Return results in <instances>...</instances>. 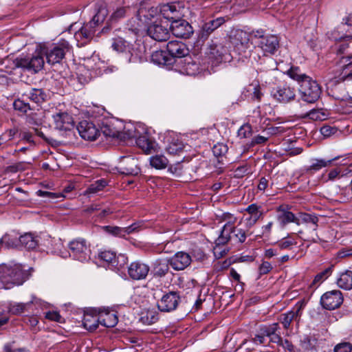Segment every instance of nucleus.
I'll list each match as a JSON object with an SVG mask.
<instances>
[{
    "mask_svg": "<svg viewBox=\"0 0 352 352\" xmlns=\"http://www.w3.org/2000/svg\"><path fill=\"white\" fill-rule=\"evenodd\" d=\"M27 278V272L21 265H0V289H10L14 285H22Z\"/></svg>",
    "mask_w": 352,
    "mask_h": 352,
    "instance_id": "1",
    "label": "nucleus"
},
{
    "mask_svg": "<svg viewBox=\"0 0 352 352\" xmlns=\"http://www.w3.org/2000/svg\"><path fill=\"white\" fill-rule=\"evenodd\" d=\"M319 217L314 213H299V226L303 228L297 232L298 238L309 243H318L320 241L318 235Z\"/></svg>",
    "mask_w": 352,
    "mask_h": 352,
    "instance_id": "2",
    "label": "nucleus"
},
{
    "mask_svg": "<svg viewBox=\"0 0 352 352\" xmlns=\"http://www.w3.org/2000/svg\"><path fill=\"white\" fill-rule=\"evenodd\" d=\"M217 219L220 221H226V224L222 227L218 238L215 241L216 248L214 254H217V248L220 245L227 244L231 239L232 230H234V225L236 223L237 218L230 212H222L216 214Z\"/></svg>",
    "mask_w": 352,
    "mask_h": 352,
    "instance_id": "3",
    "label": "nucleus"
},
{
    "mask_svg": "<svg viewBox=\"0 0 352 352\" xmlns=\"http://www.w3.org/2000/svg\"><path fill=\"white\" fill-rule=\"evenodd\" d=\"M44 63L43 57L39 54H33L32 56H19L13 60L14 68H20L31 74H36L41 71Z\"/></svg>",
    "mask_w": 352,
    "mask_h": 352,
    "instance_id": "4",
    "label": "nucleus"
},
{
    "mask_svg": "<svg viewBox=\"0 0 352 352\" xmlns=\"http://www.w3.org/2000/svg\"><path fill=\"white\" fill-rule=\"evenodd\" d=\"M322 89L317 81L311 77L303 80L299 86V94L302 101L307 103H314L320 97Z\"/></svg>",
    "mask_w": 352,
    "mask_h": 352,
    "instance_id": "5",
    "label": "nucleus"
},
{
    "mask_svg": "<svg viewBox=\"0 0 352 352\" xmlns=\"http://www.w3.org/2000/svg\"><path fill=\"white\" fill-rule=\"evenodd\" d=\"M166 19L171 22L170 30L176 37L188 38L193 32V28L191 25L185 19H179V16H170L167 14Z\"/></svg>",
    "mask_w": 352,
    "mask_h": 352,
    "instance_id": "6",
    "label": "nucleus"
},
{
    "mask_svg": "<svg viewBox=\"0 0 352 352\" xmlns=\"http://www.w3.org/2000/svg\"><path fill=\"white\" fill-rule=\"evenodd\" d=\"M69 49V43L64 41L59 44H52L50 47H43L42 50L46 56L47 62L50 65H55L61 62Z\"/></svg>",
    "mask_w": 352,
    "mask_h": 352,
    "instance_id": "7",
    "label": "nucleus"
},
{
    "mask_svg": "<svg viewBox=\"0 0 352 352\" xmlns=\"http://www.w3.org/2000/svg\"><path fill=\"white\" fill-rule=\"evenodd\" d=\"M147 34L157 41H165L170 36V27L167 21L155 20L147 28Z\"/></svg>",
    "mask_w": 352,
    "mask_h": 352,
    "instance_id": "8",
    "label": "nucleus"
},
{
    "mask_svg": "<svg viewBox=\"0 0 352 352\" xmlns=\"http://www.w3.org/2000/svg\"><path fill=\"white\" fill-rule=\"evenodd\" d=\"M69 255L74 259L85 262L90 258L91 250L85 240L79 239L69 243Z\"/></svg>",
    "mask_w": 352,
    "mask_h": 352,
    "instance_id": "9",
    "label": "nucleus"
},
{
    "mask_svg": "<svg viewBox=\"0 0 352 352\" xmlns=\"http://www.w3.org/2000/svg\"><path fill=\"white\" fill-rule=\"evenodd\" d=\"M166 51L170 58H173V65L177 62L183 63V60L189 55L187 45L182 41H171L166 45Z\"/></svg>",
    "mask_w": 352,
    "mask_h": 352,
    "instance_id": "10",
    "label": "nucleus"
},
{
    "mask_svg": "<svg viewBox=\"0 0 352 352\" xmlns=\"http://www.w3.org/2000/svg\"><path fill=\"white\" fill-rule=\"evenodd\" d=\"M180 300L181 298L179 292H169L164 294L162 298L157 300V307L162 312H170L177 308Z\"/></svg>",
    "mask_w": 352,
    "mask_h": 352,
    "instance_id": "11",
    "label": "nucleus"
},
{
    "mask_svg": "<svg viewBox=\"0 0 352 352\" xmlns=\"http://www.w3.org/2000/svg\"><path fill=\"white\" fill-rule=\"evenodd\" d=\"M55 128L60 131H65L69 135L74 129V122L72 116L67 112H58L53 115Z\"/></svg>",
    "mask_w": 352,
    "mask_h": 352,
    "instance_id": "12",
    "label": "nucleus"
},
{
    "mask_svg": "<svg viewBox=\"0 0 352 352\" xmlns=\"http://www.w3.org/2000/svg\"><path fill=\"white\" fill-rule=\"evenodd\" d=\"M343 302L342 294L340 290H332L324 293L321 298L322 306L329 310L339 307Z\"/></svg>",
    "mask_w": 352,
    "mask_h": 352,
    "instance_id": "13",
    "label": "nucleus"
},
{
    "mask_svg": "<svg viewBox=\"0 0 352 352\" xmlns=\"http://www.w3.org/2000/svg\"><path fill=\"white\" fill-rule=\"evenodd\" d=\"M271 94L278 102L288 103L295 99L296 90L294 87L284 85L274 87L271 91Z\"/></svg>",
    "mask_w": 352,
    "mask_h": 352,
    "instance_id": "14",
    "label": "nucleus"
},
{
    "mask_svg": "<svg viewBox=\"0 0 352 352\" xmlns=\"http://www.w3.org/2000/svg\"><path fill=\"white\" fill-rule=\"evenodd\" d=\"M76 129L80 137L85 140H96L100 135V131L96 125L88 120L80 121Z\"/></svg>",
    "mask_w": 352,
    "mask_h": 352,
    "instance_id": "15",
    "label": "nucleus"
},
{
    "mask_svg": "<svg viewBox=\"0 0 352 352\" xmlns=\"http://www.w3.org/2000/svg\"><path fill=\"white\" fill-rule=\"evenodd\" d=\"M149 271V266L140 261L132 262L128 267V274L131 279L135 280L145 279Z\"/></svg>",
    "mask_w": 352,
    "mask_h": 352,
    "instance_id": "16",
    "label": "nucleus"
},
{
    "mask_svg": "<svg viewBox=\"0 0 352 352\" xmlns=\"http://www.w3.org/2000/svg\"><path fill=\"white\" fill-rule=\"evenodd\" d=\"M207 54L210 59L214 60L217 63L226 62L230 59L228 48L221 43L210 45Z\"/></svg>",
    "mask_w": 352,
    "mask_h": 352,
    "instance_id": "17",
    "label": "nucleus"
},
{
    "mask_svg": "<svg viewBox=\"0 0 352 352\" xmlns=\"http://www.w3.org/2000/svg\"><path fill=\"white\" fill-rule=\"evenodd\" d=\"M338 65L342 69L340 75L336 78V82H343L352 79V54L342 56L338 61Z\"/></svg>",
    "mask_w": 352,
    "mask_h": 352,
    "instance_id": "18",
    "label": "nucleus"
},
{
    "mask_svg": "<svg viewBox=\"0 0 352 352\" xmlns=\"http://www.w3.org/2000/svg\"><path fill=\"white\" fill-rule=\"evenodd\" d=\"M191 262L190 255L185 252H178L169 258L170 266L175 271L185 270Z\"/></svg>",
    "mask_w": 352,
    "mask_h": 352,
    "instance_id": "19",
    "label": "nucleus"
},
{
    "mask_svg": "<svg viewBox=\"0 0 352 352\" xmlns=\"http://www.w3.org/2000/svg\"><path fill=\"white\" fill-rule=\"evenodd\" d=\"M225 23L223 17H218L215 19L206 22L201 27L199 34V38L203 41L206 40L210 34Z\"/></svg>",
    "mask_w": 352,
    "mask_h": 352,
    "instance_id": "20",
    "label": "nucleus"
},
{
    "mask_svg": "<svg viewBox=\"0 0 352 352\" xmlns=\"http://www.w3.org/2000/svg\"><path fill=\"white\" fill-rule=\"evenodd\" d=\"M96 31V28L91 25V23L85 24L75 34V38L78 42H81V45H85L89 43L94 37Z\"/></svg>",
    "mask_w": 352,
    "mask_h": 352,
    "instance_id": "21",
    "label": "nucleus"
},
{
    "mask_svg": "<svg viewBox=\"0 0 352 352\" xmlns=\"http://www.w3.org/2000/svg\"><path fill=\"white\" fill-rule=\"evenodd\" d=\"M250 35L248 32L238 30L232 37V43L239 53L245 52L249 47Z\"/></svg>",
    "mask_w": 352,
    "mask_h": 352,
    "instance_id": "22",
    "label": "nucleus"
},
{
    "mask_svg": "<svg viewBox=\"0 0 352 352\" xmlns=\"http://www.w3.org/2000/svg\"><path fill=\"white\" fill-rule=\"evenodd\" d=\"M257 45L265 53L274 54L279 46V41L276 36L268 35L259 40Z\"/></svg>",
    "mask_w": 352,
    "mask_h": 352,
    "instance_id": "23",
    "label": "nucleus"
},
{
    "mask_svg": "<svg viewBox=\"0 0 352 352\" xmlns=\"http://www.w3.org/2000/svg\"><path fill=\"white\" fill-rule=\"evenodd\" d=\"M100 324V317L96 310L85 312L82 319V326L90 332L97 329Z\"/></svg>",
    "mask_w": 352,
    "mask_h": 352,
    "instance_id": "24",
    "label": "nucleus"
},
{
    "mask_svg": "<svg viewBox=\"0 0 352 352\" xmlns=\"http://www.w3.org/2000/svg\"><path fill=\"white\" fill-rule=\"evenodd\" d=\"M144 47L130 45L129 50H127L124 59L128 63H138L142 62L144 57Z\"/></svg>",
    "mask_w": 352,
    "mask_h": 352,
    "instance_id": "25",
    "label": "nucleus"
},
{
    "mask_svg": "<svg viewBox=\"0 0 352 352\" xmlns=\"http://www.w3.org/2000/svg\"><path fill=\"white\" fill-rule=\"evenodd\" d=\"M115 121L113 120L106 119L102 121L100 130L106 137L109 138H121V131L115 126Z\"/></svg>",
    "mask_w": 352,
    "mask_h": 352,
    "instance_id": "26",
    "label": "nucleus"
},
{
    "mask_svg": "<svg viewBox=\"0 0 352 352\" xmlns=\"http://www.w3.org/2000/svg\"><path fill=\"white\" fill-rule=\"evenodd\" d=\"M129 138H135L137 145L145 153H149L155 150V142L146 135L137 137L135 134L131 133L129 135Z\"/></svg>",
    "mask_w": 352,
    "mask_h": 352,
    "instance_id": "27",
    "label": "nucleus"
},
{
    "mask_svg": "<svg viewBox=\"0 0 352 352\" xmlns=\"http://www.w3.org/2000/svg\"><path fill=\"white\" fill-rule=\"evenodd\" d=\"M34 303L32 300L27 302H10L8 306V311L13 315H21L33 310Z\"/></svg>",
    "mask_w": 352,
    "mask_h": 352,
    "instance_id": "28",
    "label": "nucleus"
},
{
    "mask_svg": "<svg viewBox=\"0 0 352 352\" xmlns=\"http://www.w3.org/2000/svg\"><path fill=\"white\" fill-rule=\"evenodd\" d=\"M169 259H157L152 265V273L155 278H162L169 272Z\"/></svg>",
    "mask_w": 352,
    "mask_h": 352,
    "instance_id": "29",
    "label": "nucleus"
},
{
    "mask_svg": "<svg viewBox=\"0 0 352 352\" xmlns=\"http://www.w3.org/2000/svg\"><path fill=\"white\" fill-rule=\"evenodd\" d=\"M22 97L29 99L36 104H41L46 101L47 94L43 89L32 88L28 91L25 92Z\"/></svg>",
    "mask_w": 352,
    "mask_h": 352,
    "instance_id": "30",
    "label": "nucleus"
},
{
    "mask_svg": "<svg viewBox=\"0 0 352 352\" xmlns=\"http://www.w3.org/2000/svg\"><path fill=\"white\" fill-rule=\"evenodd\" d=\"M99 258L109 264H111L113 266H115V263L116 260H118V263L120 261L121 263L120 264V267H122V265H124L127 261V257L124 255L120 254L116 257V253L110 250H104L101 252L99 254Z\"/></svg>",
    "mask_w": 352,
    "mask_h": 352,
    "instance_id": "31",
    "label": "nucleus"
},
{
    "mask_svg": "<svg viewBox=\"0 0 352 352\" xmlns=\"http://www.w3.org/2000/svg\"><path fill=\"white\" fill-rule=\"evenodd\" d=\"M98 314L100 317V324L104 327H113L118 322V316L113 311L104 310L99 311Z\"/></svg>",
    "mask_w": 352,
    "mask_h": 352,
    "instance_id": "32",
    "label": "nucleus"
},
{
    "mask_svg": "<svg viewBox=\"0 0 352 352\" xmlns=\"http://www.w3.org/2000/svg\"><path fill=\"white\" fill-rule=\"evenodd\" d=\"M96 12L89 21L96 28L102 24L108 15V10L104 3H99L96 5Z\"/></svg>",
    "mask_w": 352,
    "mask_h": 352,
    "instance_id": "33",
    "label": "nucleus"
},
{
    "mask_svg": "<svg viewBox=\"0 0 352 352\" xmlns=\"http://www.w3.org/2000/svg\"><path fill=\"white\" fill-rule=\"evenodd\" d=\"M301 315V307H298L295 310H292L287 313L282 314L279 316V321L283 324L285 329H288L290 327L293 320H297Z\"/></svg>",
    "mask_w": 352,
    "mask_h": 352,
    "instance_id": "34",
    "label": "nucleus"
},
{
    "mask_svg": "<svg viewBox=\"0 0 352 352\" xmlns=\"http://www.w3.org/2000/svg\"><path fill=\"white\" fill-rule=\"evenodd\" d=\"M167 51L159 50L152 53L151 61L157 65H173V58L167 54Z\"/></svg>",
    "mask_w": 352,
    "mask_h": 352,
    "instance_id": "35",
    "label": "nucleus"
},
{
    "mask_svg": "<svg viewBox=\"0 0 352 352\" xmlns=\"http://www.w3.org/2000/svg\"><path fill=\"white\" fill-rule=\"evenodd\" d=\"M183 72L189 76H195L201 71L199 64L193 60L190 56H188L183 60Z\"/></svg>",
    "mask_w": 352,
    "mask_h": 352,
    "instance_id": "36",
    "label": "nucleus"
},
{
    "mask_svg": "<svg viewBox=\"0 0 352 352\" xmlns=\"http://www.w3.org/2000/svg\"><path fill=\"white\" fill-rule=\"evenodd\" d=\"M278 211L280 213L278 215V220L282 226H285L289 223H295L299 226V216L296 217L292 212L280 208Z\"/></svg>",
    "mask_w": 352,
    "mask_h": 352,
    "instance_id": "37",
    "label": "nucleus"
},
{
    "mask_svg": "<svg viewBox=\"0 0 352 352\" xmlns=\"http://www.w3.org/2000/svg\"><path fill=\"white\" fill-rule=\"evenodd\" d=\"M331 160H325L324 159H312L311 164L305 167V172L307 174L312 175L320 170L322 168L327 167L331 163Z\"/></svg>",
    "mask_w": 352,
    "mask_h": 352,
    "instance_id": "38",
    "label": "nucleus"
},
{
    "mask_svg": "<svg viewBox=\"0 0 352 352\" xmlns=\"http://www.w3.org/2000/svg\"><path fill=\"white\" fill-rule=\"evenodd\" d=\"M338 286L345 290L352 289V271L346 270L341 273L337 279Z\"/></svg>",
    "mask_w": 352,
    "mask_h": 352,
    "instance_id": "39",
    "label": "nucleus"
},
{
    "mask_svg": "<svg viewBox=\"0 0 352 352\" xmlns=\"http://www.w3.org/2000/svg\"><path fill=\"white\" fill-rule=\"evenodd\" d=\"M19 243L28 250H33L38 245V238L32 233H25L19 236Z\"/></svg>",
    "mask_w": 352,
    "mask_h": 352,
    "instance_id": "40",
    "label": "nucleus"
},
{
    "mask_svg": "<svg viewBox=\"0 0 352 352\" xmlns=\"http://www.w3.org/2000/svg\"><path fill=\"white\" fill-rule=\"evenodd\" d=\"M251 234H252V232H250V230H244L242 228H237L234 225V230H232V234H231L232 238L230 241L234 240V241L235 243L242 244L245 241L247 237L248 236H250Z\"/></svg>",
    "mask_w": 352,
    "mask_h": 352,
    "instance_id": "41",
    "label": "nucleus"
},
{
    "mask_svg": "<svg viewBox=\"0 0 352 352\" xmlns=\"http://www.w3.org/2000/svg\"><path fill=\"white\" fill-rule=\"evenodd\" d=\"M310 103H307L304 101H300L298 100L295 104L292 106V110L294 113V115L300 118L305 119L307 118V115L309 111L308 108V105Z\"/></svg>",
    "mask_w": 352,
    "mask_h": 352,
    "instance_id": "42",
    "label": "nucleus"
},
{
    "mask_svg": "<svg viewBox=\"0 0 352 352\" xmlns=\"http://www.w3.org/2000/svg\"><path fill=\"white\" fill-rule=\"evenodd\" d=\"M130 44L122 38L118 37L113 40L111 47L113 50L122 53L123 58L125 56L127 50L130 49Z\"/></svg>",
    "mask_w": 352,
    "mask_h": 352,
    "instance_id": "43",
    "label": "nucleus"
},
{
    "mask_svg": "<svg viewBox=\"0 0 352 352\" xmlns=\"http://www.w3.org/2000/svg\"><path fill=\"white\" fill-rule=\"evenodd\" d=\"M1 242L3 248H14L19 243V237H17L16 234L6 233L1 238Z\"/></svg>",
    "mask_w": 352,
    "mask_h": 352,
    "instance_id": "44",
    "label": "nucleus"
},
{
    "mask_svg": "<svg viewBox=\"0 0 352 352\" xmlns=\"http://www.w3.org/2000/svg\"><path fill=\"white\" fill-rule=\"evenodd\" d=\"M288 76L293 80L298 82L299 86L303 80L309 79L310 77L302 73L298 67H292L287 71Z\"/></svg>",
    "mask_w": 352,
    "mask_h": 352,
    "instance_id": "45",
    "label": "nucleus"
},
{
    "mask_svg": "<svg viewBox=\"0 0 352 352\" xmlns=\"http://www.w3.org/2000/svg\"><path fill=\"white\" fill-rule=\"evenodd\" d=\"M327 118H328L327 111L322 109H309V111L307 115V118H309V119L314 120V121L324 120L327 119Z\"/></svg>",
    "mask_w": 352,
    "mask_h": 352,
    "instance_id": "46",
    "label": "nucleus"
},
{
    "mask_svg": "<svg viewBox=\"0 0 352 352\" xmlns=\"http://www.w3.org/2000/svg\"><path fill=\"white\" fill-rule=\"evenodd\" d=\"M129 162V166H124L122 168L120 173L126 175H137L139 174L140 169L136 165V161L133 158L124 157Z\"/></svg>",
    "mask_w": 352,
    "mask_h": 352,
    "instance_id": "47",
    "label": "nucleus"
},
{
    "mask_svg": "<svg viewBox=\"0 0 352 352\" xmlns=\"http://www.w3.org/2000/svg\"><path fill=\"white\" fill-rule=\"evenodd\" d=\"M168 164V159L161 155H156L150 158V164L156 169H164L166 168Z\"/></svg>",
    "mask_w": 352,
    "mask_h": 352,
    "instance_id": "48",
    "label": "nucleus"
},
{
    "mask_svg": "<svg viewBox=\"0 0 352 352\" xmlns=\"http://www.w3.org/2000/svg\"><path fill=\"white\" fill-rule=\"evenodd\" d=\"M184 148V144L178 140H173L166 147V151L170 155H175L182 153Z\"/></svg>",
    "mask_w": 352,
    "mask_h": 352,
    "instance_id": "49",
    "label": "nucleus"
},
{
    "mask_svg": "<svg viewBox=\"0 0 352 352\" xmlns=\"http://www.w3.org/2000/svg\"><path fill=\"white\" fill-rule=\"evenodd\" d=\"M296 243L297 242L295 239H292L290 236H287L276 242V245L279 250H292Z\"/></svg>",
    "mask_w": 352,
    "mask_h": 352,
    "instance_id": "50",
    "label": "nucleus"
},
{
    "mask_svg": "<svg viewBox=\"0 0 352 352\" xmlns=\"http://www.w3.org/2000/svg\"><path fill=\"white\" fill-rule=\"evenodd\" d=\"M333 272V266H330L327 268H326L322 272L317 274L314 279L311 285V286L315 285H320L321 283H322L324 280H326L332 273Z\"/></svg>",
    "mask_w": 352,
    "mask_h": 352,
    "instance_id": "51",
    "label": "nucleus"
},
{
    "mask_svg": "<svg viewBox=\"0 0 352 352\" xmlns=\"http://www.w3.org/2000/svg\"><path fill=\"white\" fill-rule=\"evenodd\" d=\"M247 89L248 92H252L251 98L252 100H256L258 102L261 100L263 94L261 91V87L258 83H252L248 87Z\"/></svg>",
    "mask_w": 352,
    "mask_h": 352,
    "instance_id": "52",
    "label": "nucleus"
},
{
    "mask_svg": "<svg viewBox=\"0 0 352 352\" xmlns=\"http://www.w3.org/2000/svg\"><path fill=\"white\" fill-rule=\"evenodd\" d=\"M144 323L146 324H152L159 320V314L154 310H148L146 315L141 318Z\"/></svg>",
    "mask_w": 352,
    "mask_h": 352,
    "instance_id": "53",
    "label": "nucleus"
},
{
    "mask_svg": "<svg viewBox=\"0 0 352 352\" xmlns=\"http://www.w3.org/2000/svg\"><path fill=\"white\" fill-rule=\"evenodd\" d=\"M228 151V147L223 143H217L212 147V153L217 157L225 155Z\"/></svg>",
    "mask_w": 352,
    "mask_h": 352,
    "instance_id": "54",
    "label": "nucleus"
},
{
    "mask_svg": "<svg viewBox=\"0 0 352 352\" xmlns=\"http://www.w3.org/2000/svg\"><path fill=\"white\" fill-rule=\"evenodd\" d=\"M278 329V323L275 322L268 326H263L260 328V330L262 335L269 338L271 335L274 334V332H277Z\"/></svg>",
    "mask_w": 352,
    "mask_h": 352,
    "instance_id": "55",
    "label": "nucleus"
},
{
    "mask_svg": "<svg viewBox=\"0 0 352 352\" xmlns=\"http://www.w3.org/2000/svg\"><path fill=\"white\" fill-rule=\"evenodd\" d=\"M13 107L15 110L22 113H27L28 111L31 109L30 105L28 102H25L23 100H15L13 103Z\"/></svg>",
    "mask_w": 352,
    "mask_h": 352,
    "instance_id": "56",
    "label": "nucleus"
},
{
    "mask_svg": "<svg viewBox=\"0 0 352 352\" xmlns=\"http://www.w3.org/2000/svg\"><path fill=\"white\" fill-rule=\"evenodd\" d=\"M343 176H344V175L341 172V168H335L331 170L327 173V177L324 175L323 178L325 182H328V181H333L336 179H340V178L342 177Z\"/></svg>",
    "mask_w": 352,
    "mask_h": 352,
    "instance_id": "57",
    "label": "nucleus"
},
{
    "mask_svg": "<svg viewBox=\"0 0 352 352\" xmlns=\"http://www.w3.org/2000/svg\"><path fill=\"white\" fill-rule=\"evenodd\" d=\"M105 230L107 232L113 234V236L119 237L126 236V230H124V228L118 226H106Z\"/></svg>",
    "mask_w": 352,
    "mask_h": 352,
    "instance_id": "58",
    "label": "nucleus"
},
{
    "mask_svg": "<svg viewBox=\"0 0 352 352\" xmlns=\"http://www.w3.org/2000/svg\"><path fill=\"white\" fill-rule=\"evenodd\" d=\"M252 134V129L250 124H243L238 131V136L240 138H248Z\"/></svg>",
    "mask_w": 352,
    "mask_h": 352,
    "instance_id": "59",
    "label": "nucleus"
},
{
    "mask_svg": "<svg viewBox=\"0 0 352 352\" xmlns=\"http://www.w3.org/2000/svg\"><path fill=\"white\" fill-rule=\"evenodd\" d=\"M164 11L165 12L164 17L166 19L167 14H170V16H179V19L182 18V14L177 9V6L175 5H166L164 7Z\"/></svg>",
    "mask_w": 352,
    "mask_h": 352,
    "instance_id": "60",
    "label": "nucleus"
},
{
    "mask_svg": "<svg viewBox=\"0 0 352 352\" xmlns=\"http://www.w3.org/2000/svg\"><path fill=\"white\" fill-rule=\"evenodd\" d=\"M45 318L52 321H56L60 323L64 322L63 318L57 311H47L45 313Z\"/></svg>",
    "mask_w": 352,
    "mask_h": 352,
    "instance_id": "61",
    "label": "nucleus"
},
{
    "mask_svg": "<svg viewBox=\"0 0 352 352\" xmlns=\"http://www.w3.org/2000/svg\"><path fill=\"white\" fill-rule=\"evenodd\" d=\"M317 340L315 338L307 336L302 341L303 346L306 350H311L315 348Z\"/></svg>",
    "mask_w": 352,
    "mask_h": 352,
    "instance_id": "62",
    "label": "nucleus"
},
{
    "mask_svg": "<svg viewBox=\"0 0 352 352\" xmlns=\"http://www.w3.org/2000/svg\"><path fill=\"white\" fill-rule=\"evenodd\" d=\"M352 345L349 342H343L336 345L334 348V352H351Z\"/></svg>",
    "mask_w": 352,
    "mask_h": 352,
    "instance_id": "63",
    "label": "nucleus"
},
{
    "mask_svg": "<svg viewBox=\"0 0 352 352\" xmlns=\"http://www.w3.org/2000/svg\"><path fill=\"white\" fill-rule=\"evenodd\" d=\"M337 132V129L329 125H324L320 128V133L324 137H329Z\"/></svg>",
    "mask_w": 352,
    "mask_h": 352,
    "instance_id": "64",
    "label": "nucleus"
}]
</instances>
